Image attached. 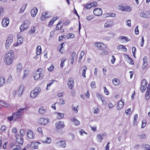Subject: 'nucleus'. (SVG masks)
<instances>
[{"instance_id":"8","label":"nucleus","mask_w":150,"mask_h":150,"mask_svg":"<svg viewBox=\"0 0 150 150\" xmlns=\"http://www.w3.org/2000/svg\"><path fill=\"white\" fill-rule=\"evenodd\" d=\"M9 23V19L8 17H6L3 18L1 24L4 27L7 26Z\"/></svg>"},{"instance_id":"11","label":"nucleus","mask_w":150,"mask_h":150,"mask_svg":"<svg viewBox=\"0 0 150 150\" xmlns=\"http://www.w3.org/2000/svg\"><path fill=\"white\" fill-rule=\"evenodd\" d=\"M55 125L57 129L63 128L65 126L64 122L62 121H59L55 123Z\"/></svg>"},{"instance_id":"63","label":"nucleus","mask_w":150,"mask_h":150,"mask_svg":"<svg viewBox=\"0 0 150 150\" xmlns=\"http://www.w3.org/2000/svg\"><path fill=\"white\" fill-rule=\"evenodd\" d=\"M147 64V63H143L142 65V69H145L146 68Z\"/></svg>"},{"instance_id":"44","label":"nucleus","mask_w":150,"mask_h":150,"mask_svg":"<svg viewBox=\"0 0 150 150\" xmlns=\"http://www.w3.org/2000/svg\"><path fill=\"white\" fill-rule=\"evenodd\" d=\"M22 65L21 64H18L16 67V69L17 71H19L22 69Z\"/></svg>"},{"instance_id":"26","label":"nucleus","mask_w":150,"mask_h":150,"mask_svg":"<svg viewBox=\"0 0 150 150\" xmlns=\"http://www.w3.org/2000/svg\"><path fill=\"white\" fill-rule=\"evenodd\" d=\"M57 115V118L58 119H61L64 116V114L63 113L56 112L55 113Z\"/></svg>"},{"instance_id":"46","label":"nucleus","mask_w":150,"mask_h":150,"mask_svg":"<svg viewBox=\"0 0 150 150\" xmlns=\"http://www.w3.org/2000/svg\"><path fill=\"white\" fill-rule=\"evenodd\" d=\"M67 36L68 39H69L70 38H73L74 37V35L72 33H69L67 34Z\"/></svg>"},{"instance_id":"21","label":"nucleus","mask_w":150,"mask_h":150,"mask_svg":"<svg viewBox=\"0 0 150 150\" xmlns=\"http://www.w3.org/2000/svg\"><path fill=\"white\" fill-rule=\"evenodd\" d=\"M124 102L122 101V100L119 101L117 106V110H120L123 107Z\"/></svg>"},{"instance_id":"36","label":"nucleus","mask_w":150,"mask_h":150,"mask_svg":"<svg viewBox=\"0 0 150 150\" xmlns=\"http://www.w3.org/2000/svg\"><path fill=\"white\" fill-rule=\"evenodd\" d=\"M117 49L118 50L121 49L124 50V51L125 52L127 51V49L125 47V46H123L122 45L118 46L117 47Z\"/></svg>"},{"instance_id":"43","label":"nucleus","mask_w":150,"mask_h":150,"mask_svg":"<svg viewBox=\"0 0 150 150\" xmlns=\"http://www.w3.org/2000/svg\"><path fill=\"white\" fill-rule=\"evenodd\" d=\"M27 4L23 6L20 9L19 13H22L23 12L25 9L26 8Z\"/></svg>"},{"instance_id":"59","label":"nucleus","mask_w":150,"mask_h":150,"mask_svg":"<svg viewBox=\"0 0 150 150\" xmlns=\"http://www.w3.org/2000/svg\"><path fill=\"white\" fill-rule=\"evenodd\" d=\"M94 18L93 16H87L86 17V19L87 20H90L92 19H93Z\"/></svg>"},{"instance_id":"5","label":"nucleus","mask_w":150,"mask_h":150,"mask_svg":"<svg viewBox=\"0 0 150 150\" xmlns=\"http://www.w3.org/2000/svg\"><path fill=\"white\" fill-rule=\"evenodd\" d=\"M13 36L12 35H9L7 37L6 42V47L8 48L13 42Z\"/></svg>"},{"instance_id":"39","label":"nucleus","mask_w":150,"mask_h":150,"mask_svg":"<svg viewBox=\"0 0 150 150\" xmlns=\"http://www.w3.org/2000/svg\"><path fill=\"white\" fill-rule=\"evenodd\" d=\"M83 70L82 72V75L83 77L85 78H86V72L87 70V68L85 66L83 67Z\"/></svg>"},{"instance_id":"16","label":"nucleus","mask_w":150,"mask_h":150,"mask_svg":"<svg viewBox=\"0 0 150 150\" xmlns=\"http://www.w3.org/2000/svg\"><path fill=\"white\" fill-rule=\"evenodd\" d=\"M16 142L22 145L23 143L22 137L19 135H16Z\"/></svg>"},{"instance_id":"30","label":"nucleus","mask_w":150,"mask_h":150,"mask_svg":"<svg viewBox=\"0 0 150 150\" xmlns=\"http://www.w3.org/2000/svg\"><path fill=\"white\" fill-rule=\"evenodd\" d=\"M5 83V80L4 77L2 76L0 78V87L3 86Z\"/></svg>"},{"instance_id":"4","label":"nucleus","mask_w":150,"mask_h":150,"mask_svg":"<svg viewBox=\"0 0 150 150\" xmlns=\"http://www.w3.org/2000/svg\"><path fill=\"white\" fill-rule=\"evenodd\" d=\"M30 24V21L29 20H25L23 23L21 25L20 29L21 31H23L27 29L29 26Z\"/></svg>"},{"instance_id":"28","label":"nucleus","mask_w":150,"mask_h":150,"mask_svg":"<svg viewBox=\"0 0 150 150\" xmlns=\"http://www.w3.org/2000/svg\"><path fill=\"white\" fill-rule=\"evenodd\" d=\"M0 105L5 107H8L10 106V105L4 100H0Z\"/></svg>"},{"instance_id":"60","label":"nucleus","mask_w":150,"mask_h":150,"mask_svg":"<svg viewBox=\"0 0 150 150\" xmlns=\"http://www.w3.org/2000/svg\"><path fill=\"white\" fill-rule=\"evenodd\" d=\"M91 7H92V6L91 5V4H90V3L86 4L85 6V8L86 9H89V8H91Z\"/></svg>"},{"instance_id":"35","label":"nucleus","mask_w":150,"mask_h":150,"mask_svg":"<svg viewBox=\"0 0 150 150\" xmlns=\"http://www.w3.org/2000/svg\"><path fill=\"white\" fill-rule=\"evenodd\" d=\"M23 86H20L18 91V94L19 96H21L22 94V93L23 92Z\"/></svg>"},{"instance_id":"49","label":"nucleus","mask_w":150,"mask_h":150,"mask_svg":"<svg viewBox=\"0 0 150 150\" xmlns=\"http://www.w3.org/2000/svg\"><path fill=\"white\" fill-rule=\"evenodd\" d=\"M91 86L92 88H95L96 87V83L95 81H92L91 83Z\"/></svg>"},{"instance_id":"57","label":"nucleus","mask_w":150,"mask_h":150,"mask_svg":"<svg viewBox=\"0 0 150 150\" xmlns=\"http://www.w3.org/2000/svg\"><path fill=\"white\" fill-rule=\"evenodd\" d=\"M78 106H77L76 107H72V109L74 110V111L76 113H77V112L78 111V109H77V108H78Z\"/></svg>"},{"instance_id":"20","label":"nucleus","mask_w":150,"mask_h":150,"mask_svg":"<svg viewBox=\"0 0 150 150\" xmlns=\"http://www.w3.org/2000/svg\"><path fill=\"white\" fill-rule=\"evenodd\" d=\"M37 12L38 9L36 8L35 7L32 9L30 11V13L32 17H35Z\"/></svg>"},{"instance_id":"18","label":"nucleus","mask_w":150,"mask_h":150,"mask_svg":"<svg viewBox=\"0 0 150 150\" xmlns=\"http://www.w3.org/2000/svg\"><path fill=\"white\" fill-rule=\"evenodd\" d=\"M48 13L45 11L42 13V16L40 18V20L42 21H45L49 18V16H47Z\"/></svg>"},{"instance_id":"51","label":"nucleus","mask_w":150,"mask_h":150,"mask_svg":"<svg viewBox=\"0 0 150 150\" xmlns=\"http://www.w3.org/2000/svg\"><path fill=\"white\" fill-rule=\"evenodd\" d=\"M146 135L145 133H142L139 135V138L140 139H143L146 138Z\"/></svg>"},{"instance_id":"62","label":"nucleus","mask_w":150,"mask_h":150,"mask_svg":"<svg viewBox=\"0 0 150 150\" xmlns=\"http://www.w3.org/2000/svg\"><path fill=\"white\" fill-rule=\"evenodd\" d=\"M126 22L127 23L126 25L129 27L131 26V20H127Z\"/></svg>"},{"instance_id":"19","label":"nucleus","mask_w":150,"mask_h":150,"mask_svg":"<svg viewBox=\"0 0 150 150\" xmlns=\"http://www.w3.org/2000/svg\"><path fill=\"white\" fill-rule=\"evenodd\" d=\"M104 138V134L103 133H100L97 135V139L99 142H101Z\"/></svg>"},{"instance_id":"61","label":"nucleus","mask_w":150,"mask_h":150,"mask_svg":"<svg viewBox=\"0 0 150 150\" xmlns=\"http://www.w3.org/2000/svg\"><path fill=\"white\" fill-rule=\"evenodd\" d=\"M14 118L13 114L12 115L8 117V120L10 121H11L12 120H14Z\"/></svg>"},{"instance_id":"3","label":"nucleus","mask_w":150,"mask_h":150,"mask_svg":"<svg viewBox=\"0 0 150 150\" xmlns=\"http://www.w3.org/2000/svg\"><path fill=\"white\" fill-rule=\"evenodd\" d=\"M41 91L40 88L37 87L31 91L30 93V96L31 98H35L38 95Z\"/></svg>"},{"instance_id":"1","label":"nucleus","mask_w":150,"mask_h":150,"mask_svg":"<svg viewBox=\"0 0 150 150\" xmlns=\"http://www.w3.org/2000/svg\"><path fill=\"white\" fill-rule=\"evenodd\" d=\"M43 70L42 68L38 69L36 72L33 74L34 79L37 80L39 78H42L44 76Z\"/></svg>"},{"instance_id":"37","label":"nucleus","mask_w":150,"mask_h":150,"mask_svg":"<svg viewBox=\"0 0 150 150\" xmlns=\"http://www.w3.org/2000/svg\"><path fill=\"white\" fill-rule=\"evenodd\" d=\"M13 59L11 58H9V59L7 58H5V61L6 62L7 64L8 65H10L11 64L12 62Z\"/></svg>"},{"instance_id":"33","label":"nucleus","mask_w":150,"mask_h":150,"mask_svg":"<svg viewBox=\"0 0 150 150\" xmlns=\"http://www.w3.org/2000/svg\"><path fill=\"white\" fill-rule=\"evenodd\" d=\"M36 29V27L35 26H33L32 27L30 30L29 31V34H32L34 33L35 32Z\"/></svg>"},{"instance_id":"47","label":"nucleus","mask_w":150,"mask_h":150,"mask_svg":"<svg viewBox=\"0 0 150 150\" xmlns=\"http://www.w3.org/2000/svg\"><path fill=\"white\" fill-rule=\"evenodd\" d=\"M138 118V115L136 114L134 116V125H136L137 123V120Z\"/></svg>"},{"instance_id":"27","label":"nucleus","mask_w":150,"mask_h":150,"mask_svg":"<svg viewBox=\"0 0 150 150\" xmlns=\"http://www.w3.org/2000/svg\"><path fill=\"white\" fill-rule=\"evenodd\" d=\"M23 41V38H20L17 39V43L16 44H14V46L15 47L18 46L19 44H21Z\"/></svg>"},{"instance_id":"54","label":"nucleus","mask_w":150,"mask_h":150,"mask_svg":"<svg viewBox=\"0 0 150 150\" xmlns=\"http://www.w3.org/2000/svg\"><path fill=\"white\" fill-rule=\"evenodd\" d=\"M7 127L5 126H2L1 127V130L3 132L5 131L7 129Z\"/></svg>"},{"instance_id":"52","label":"nucleus","mask_w":150,"mask_h":150,"mask_svg":"<svg viewBox=\"0 0 150 150\" xmlns=\"http://www.w3.org/2000/svg\"><path fill=\"white\" fill-rule=\"evenodd\" d=\"M20 133L21 137H23L25 135V130L23 129H21Z\"/></svg>"},{"instance_id":"9","label":"nucleus","mask_w":150,"mask_h":150,"mask_svg":"<svg viewBox=\"0 0 150 150\" xmlns=\"http://www.w3.org/2000/svg\"><path fill=\"white\" fill-rule=\"evenodd\" d=\"M54 144L57 147L61 146L63 148H65L66 146L65 142L64 141H60L56 142Z\"/></svg>"},{"instance_id":"12","label":"nucleus","mask_w":150,"mask_h":150,"mask_svg":"<svg viewBox=\"0 0 150 150\" xmlns=\"http://www.w3.org/2000/svg\"><path fill=\"white\" fill-rule=\"evenodd\" d=\"M49 122V120L47 118H41L39 120V123L42 125H46L48 124Z\"/></svg>"},{"instance_id":"6","label":"nucleus","mask_w":150,"mask_h":150,"mask_svg":"<svg viewBox=\"0 0 150 150\" xmlns=\"http://www.w3.org/2000/svg\"><path fill=\"white\" fill-rule=\"evenodd\" d=\"M140 16L142 18L148 19L150 18V11H142L140 13Z\"/></svg>"},{"instance_id":"15","label":"nucleus","mask_w":150,"mask_h":150,"mask_svg":"<svg viewBox=\"0 0 150 150\" xmlns=\"http://www.w3.org/2000/svg\"><path fill=\"white\" fill-rule=\"evenodd\" d=\"M14 57V54L13 51L10 50L5 55V58L13 59Z\"/></svg>"},{"instance_id":"64","label":"nucleus","mask_w":150,"mask_h":150,"mask_svg":"<svg viewBox=\"0 0 150 150\" xmlns=\"http://www.w3.org/2000/svg\"><path fill=\"white\" fill-rule=\"evenodd\" d=\"M21 149V147L18 145H16L13 150H19Z\"/></svg>"},{"instance_id":"29","label":"nucleus","mask_w":150,"mask_h":150,"mask_svg":"<svg viewBox=\"0 0 150 150\" xmlns=\"http://www.w3.org/2000/svg\"><path fill=\"white\" fill-rule=\"evenodd\" d=\"M76 55V52H74L72 53L71 57L70 59V62H71V64H73L74 63V59H75Z\"/></svg>"},{"instance_id":"24","label":"nucleus","mask_w":150,"mask_h":150,"mask_svg":"<svg viewBox=\"0 0 150 150\" xmlns=\"http://www.w3.org/2000/svg\"><path fill=\"white\" fill-rule=\"evenodd\" d=\"M40 144L41 143L39 142H32L31 145L33 146L34 149H38V145Z\"/></svg>"},{"instance_id":"13","label":"nucleus","mask_w":150,"mask_h":150,"mask_svg":"<svg viewBox=\"0 0 150 150\" xmlns=\"http://www.w3.org/2000/svg\"><path fill=\"white\" fill-rule=\"evenodd\" d=\"M74 81L72 78H70L68 79V85L69 88L71 90L73 89L74 88Z\"/></svg>"},{"instance_id":"55","label":"nucleus","mask_w":150,"mask_h":150,"mask_svg":"<svg viewBox=\"0 0 150 150\" xmlns=\"http://www.w3.org/2000/svg\"><path fill=\"white\" fill-rule=\"evenodd\" d=\"M103 88H104V92L105 93V94L107 95H108L109 94V92L108 90L105 87H104Z\"/></svg>"},{"instance_id":"56","label":"nucleus","mask_w":150,"mask_h":150,"mask_svg":"<svg viewBox=\"0 0 150 150\" xmlns=\"http://www.w3.org/2000/svg\"><path fill=\"white\" fill-rule=\"evenodd\" d=\"M16 145V143L15 142H13L11 144L10 148L13 149L15 147Z\"/></svg>"},{"instance_id":"45","label":"nucleus","mask_w":150,"mask_h":150,"mask_svg":"<svg viewBox=\"0 0 150 150\" xmlns=\"http://www.w3.org/2000/svg\"><path fill=\"white\" fill-rule=\"evenodd\" d=\"M66 59L64 58H62L61 59V63L60 64V67L61 68H62L63 67L65 61L66 60Z\"/></svg>"},{"instance_id":"2","label":"nucleus","mask_w":150,"mask_h":150,"mask_svg":"<svg viewBox=\"0 0 150 150\" xmlns=\"http://www.w3.org/2000/svg\"><path fill=\"white\" fill-rule=\"evenodd\" d=\"M26 109L25 108H22L19 109L18 111L13 113L14 117V120L15 121L17 119L20 118L23 112V111Z\"/></svg>"},{"instance_id":"25","label":"nucleus","mask_w":150,"mask_h":150,"mask_svg":"<svg viewBox=\"0 0 150 150\" xmlns=\"http://www.w3.org/2000/svg\"><path fill=\"white\" fill-rule=\"evenodd\" d=\"M118 39L120 40H124L125 42H129L130 41V39L128 38L127 37L125 36H121L118 38Z\"/></svg>"},{"instance_id":"53","label":"nucleus","mask_w":150,"mask_h":150,"mask_svg":"<svg viewBox=\"0 0 150 150\" xmlns=\"http://www.w3.org/2000/svg\"><path fill=\"white\" fill-rule=\"evenodd\" d=\"M28 71L25 70L24 71V75L23 76V78L24 79L25 77L27 76L28 75Z\"/></svg>"},{"instance_id":"23","label":"nucleus","mask_w":150,"mask_h":150,"mask_svg":"<svg viewBox=\"0 0 150 150\" xmlns=\"http://www.w3.org/2000/svg\"><path fill=\"white\" fill-rule=\"evenodd\" d=\"M27 135L28 137L30 139H33L35 136L33 132L30 130L28 131Z\"/></svg>"},{"instance_id":"10","label":"nucleus","mask_w":150,"mask_h":150,"mask_svg":"<svg viewBox=\"0 0 150 150\" xmlns=\"http://www.w3.org/2000/svg\"><path fill=\"white\" fill-rule=\"evenodd\" d=\"M114 25V22L112 21H106L104 25V27L105 29L110 28Z\"/></svg>"},{"instance_id":"58","label":"nucleus","mask_w":150,"mask_h":150,"mask_svg":"<svg viewBox=\"0 0 150 150\" xmlns=\"http://www.w3.org/2000/svg\"><path fill=\"white\" fill-rule=\"evenodd\" d=\"M12 132L15 134L16 136V135H18L17 133V130L16 128L13 127L12 128Z\"/></svg>"},{"instance_id":"34","label":"nucleus","mask_w":150,"mask_h":150,"mask_svg":"<svg viewBox=\"0 0 150 150\" xmlns=\"http://www.w3.org/2000/svg\"><path fill=\"white\" fill-rule=\"evenodd\" d=\"M112 82L115 86H117L119 84L120 81L118 79H113Z\"/></svg>"},{"instance_id":"17","label":"nucleus","mask_w":150,"mask_h":150,"mask_svg":"<svg viewBox=\"0 0 150 150\" xmlns=\"http://www.w3.org/2000/svg\"><path fill=\"white\" fill-rule=\"evenodd\" d=\"M95 45L99 49L101 50H103L105 47V45L100 42H97L95 44Z\"/></svg>"},{"instance_id":"42","label":"nucleus","mask_w":150,"mask_h":150,"mask_svg":"<svg viewBox=\"0 0 150 150\" xmlns=\"http://www.w3.org/2000/svg\"><path fill=\"white\" fill-rule=\"evenodd\" d=\"M142 147L145 150H150V145L148 144L142 145Z\"/></svg>"},{"instance_id":"32","label":"nucleus","mask_w":150,"mask_h":150,"mask_svg":"<svg viewBox=\"0 0 150 150\" xmlns=\"http://www.w3.org/2000/svg\"><path fill=\"white\" fill-rule=\"evenodd\" d=\"M132 9V8L129 6H124L123 9H122V11H126L127 12H130Z\"/></svg>"},{"instance_id":"40","label":"nucleus","mask_w":150,"mask_h":150,"mask_svg":"<svg viewBox=\"0 0 150 150\" xmlns=\"http://www.w3.org/2000/svg\"><path fill=\"white\" fill-rule=\"evenodd\" d=\"M4 8L1 6H0V18L4 16Z\"/></svg>"},{"instance_id":"38","label":"nucleus","mask_w":150,"mask_h":150,"mask_svg":"<svg viewBox=\"0 0 150 150\" xmlns=\"http://www.w3.org/2000/svg\"><path fill=\"white\" fill-rule=\"evenodd\" d=\"M71 121L72 122H74L76 125H78L80 124L79 122L74 118H73L71 119Z\"/></svg>"},{"instance_id":"41","label":"nucleus","mask_w":150,"mask_h":150,"mask_svg":"<svg viewBox=\"0 0 150 150\" xmlns=\"http://www.w3.org/2000/svg\"><path fill=\"white\" fill-rule=\"evenodd\" d=\"M46 140L43 141V143L49 144L51 142L52 140L50 138L48 137H46Z\"/></svg>"},{"instance_id":"48","label":"nucleus","mask_w":150,"mask_h":150,"mask_svg":"<svg viewBox=\"0 0 150 150\" xmlns=\"http://www.w3.org/2000/svg\"><path fill=\"white\" fill-rule=\"evenodd\" d=\"M12 78L11 75L9 76L7 80V83H11L12 81Z\"/></svg>"},{"instance_id":"31","label":"nucleus","mask_w":150,"mask_h":150,"mask_svg":"<svg viewBox=\"0 0 150 150\" xmlns=\"http://www.w3.org/2000/svg\"><path fill=\"white\" fill-rule=\"evenodd\" d=\"M42 49L40 46H38L37 47L36 49V54L37 55H40Z\"/></svg>"},{"instance_id":"14","label":"nucleus","mask_w":150,"mask_h":150,"mask_svg":"<svg viewBox=\"0 0 150 150\" xmlns=\"http://www.w3.org/2000/svg\"><path fill=\"white\" fill-rule=\"evenodd\" d=\"M94 14L96 16H100L102 14V11L100 8H96L93 10Z\"/></svg>"},{"instance_id":"7","label":"nucleus","mask_w":150,"mask_h":150,"mask_svg":"<svg viewBox=\"0 0 150 150\" xmlns=\"http://www.w3.org/2000/svg\"><path fill=\"white\" fill-rule=\"evenodd\" d=\"M148 83L147 81L145 79L143 80L141 85L140 86V90L142 93L144 92L146 90L147 87V84Z\"/></svg>"},{"instance_id":"50","label":"nucleus","mask_w":150,"mask_h":150,"mask_svg":"<svg viewBox=\"0 0 150 150\" xmlns=\"http://www.w3.org/2000/svg\"><path fill=\"white\" fill-rule=\"evenodd\" d=\"M60 24H61L60 22H59L57 24V25L56 26V28H55V29L56 30H59L62 28V26L60 25Z\"/></svg>"},{"instance_id":"22","label":"nucleus","mask_w":150,"mask_h":150,"mask_svg":"<svg viewBox=\"0 0 150 150\" xmlns=\"http://www.w3.org/2000/svg\"><path fill=\"white\" fill-rule=\"evenodd\" d=\"M47 109L45 108L43 106H41L40 107L38 110V112L40 114H44L46 112Z\"/></svg>"}]
</instances>
